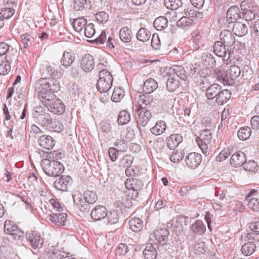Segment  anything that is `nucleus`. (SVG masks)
I'll list each match as a JSON object with an SVG mask.
<instances>
[{
	"label": "nucleus",
	"mask_w": 259,
	"mask_h": 259,
	"mask_svg": "<svg viewBox=\"0 0 259 259\" xmlns=\"http://www.w3.org/2000/svg\"><path fill=\"white\" fill-rule=\"evenodd\" d=\"M206 247L204 242L198 240L194 245V251L196 254H203L205 252Z\"/></svg>",
	"instance_id": "680f3d73"
},
{
	"label": "nucleus",
	"mask_w": 259,
	"mask_h": 259,
	"mask_svg": "<svg viewBox=\"0 0 259 259\" xmlns=\"http://www.w3.org/2000/svg\"><path fill=\"white\" fill-rule=\"evenodd\" d=\"M75 59V55L73 51L70 50L65 51L60 60L61 64L66 68L71 66Z\"/></svg>",
	"instance_id": "5701e85b"
},
{
	"label": "nucleus",
	"mask_w": 259,
	"mask_h": 259,
	"mask_svg": "<svg viewBox=\"0 0 259 259\" xmlns=\"http://www.w3.org/2000/svg\"><path fill=\"white\" fill-rule=\"evenodd\" d=\"M73 202L76 208L83 212H88L91 209L90 204L84 201L81 193L76 192L72 195Z\"/></svg>",
	"instance_id": "ddd939ff"
},
{
	"label": "nucleus",
	"mask_w": 259,
	"mask_h": 259,
	"mask_svg": "<svg viewBox=\"0 0 259 259\" xmlns=\"http://www.w3.org/2000/svg\"><path fill=\"white\" fill-rule=\"evenodd\" d=\"M251 134V130L248 126L241 127L237 132L239 139L245 141L249 139Z\"/></svg>",
	"instance_id": "de8ad7c7"
},
{
	"label": "nucleus",
	"mask_w": 259,
	"mask_h": 259,
	"mask_svg": "<svg viewBox=\"0 0 259 259\" xmlns=\"http://www.w3.org/2000/svg\"><path fill=\"white\" fill-rule=\"evenodd\" d=\"M26 238L29 242V245L34 249H39L42 247L44 239L40 234L33 231L26 233Z\"/></svg>",
	"instance_id": "9d476101"
},
{
	"label": "nucleus",
	"mask_w": 259,
	"mask_h": 259,
	"mask_svg": "<svg viewBox=\"0 0 259 259\" xmlns=\"http://www.w3.org/2000/svg\"><path fill=\"white\" fill-rule=\"evenodd\" d=\"M168 235L169 231L166 228H160L154 232L155 239L159 243L166 240Z\"/></svg>",
	"instance_id": "79ce46f5"
},
{
	"label": "nucleus",
	"mask_w": 259,
	"mask_h": 259,
	"mask_svg": "<svg viewBox=\"0 0 259 259\" xmlns=\"http://www.w3.org/2000/svg\"><path fill=\"white\" fill-rule=\"evenodd\" d=\"M202 161L201 155L196 152H192L188 154L185 159L186 165L191 168L198 167Z\"/></svg>",
	"instance_id": "dca6fc26"
},
{
	"label": "nucleus",
	"mask_w": 259,
	"mask_h": 259,
	"mask_svg": "<svg viewBox=\"0 0 259 259\" xmlns=\"http://www.w3.org/2000/svg\"><path fill=\"white\" fill-rule=\"evenodd\" d=\"M72 182V179L69 176H62L54 183V186L57 189L66 191L68 186L70 185Z\"/></svg>",
	"instance_id": "a211bd4d"
},
{
	"label": "nucleus",
	"mask_w": 259,
	"mask_h": 259,
	"mask_svg": "<svg viewBox=\"0 0 259 259\" xmlns=\"http://www.w3.org/2000/svg\"><path fill=\"white\" fill-rule=\"evenodd\" d=\"M125 186L128 190H140L143 187V183L136 178L127 179L125 182Z\"/></svg>",
	"instance_id": "7c9ffc66"
},
{
	"label": "nucleus",
	"mask_w": 259,
	"mask_h": 259,
	"mask_svg": "<svg viewBox=\"0 0 259 259\" xmlns=\"http://www.w3.org/2000/svg\"><path fill=\"white\" fill-rule=\"evenodd\" d=\"M34 118L38 124L49 131L59 133L64 130V125L61 121L52 118L48 113L45 111H36Z\"/></svg>",
	"instance_id": "f03ea898"
},
{
	"label": "nucleus",
	"mask_w": 259,
	"mask_h": 259,
	"mask_svg": "<svg viewBox=\"0 0 259 259\" xmlns=\"http://www.w3.org/2000/svg\"><path fill=\"white\" fill-rule=\"evenodd\" d=\"M41 166L46 175L50 177H59L64 170L63 164L57 160L43 159L41 161Z\"/></svg>",
	"instance_id": "7ed1b4c3"
},
{
	"label": "nucleus",
	"mask_w": 259,
	"mask_h": 259,
	"mask_svg": "<svg viewBox=\"0 0 259 259\" xmlns=\"http://www.w3.org/2000/svg\"><path fill=\"white\" fill-rule=\"evenodd\" d=\"M240 18L241 16L238 7L233 6L229 9L226 14L227 21L229 24L233 23Z\"/></svg>",
	"instance_id": "a878e982"
},
{
	"label": "nucleus",
	"mask_w": 259,
	"mask_h": 259,
	"mask_svg": "<svg viewBox=\"0 0 259 259\" xmlns=\"http://www.w3.org/2000/svg\"><path fill=\"white\" fill-rule=\"evenodd\" d=\"M167 26L168 20L165 17H157L153 22V26L158 31L164 30L167 28Z\"/></svg>",
	"instance_id": "ea45409f"
},
{
	"label": "nucleus",
	"mask_w": 259,
	"mask_h": 259,
	"mask_svg": "<svg viewBox=\"0 0 259 259\" xmlns=\"http://www.w3.org/2000/svg\"><path fill=\"white\" fill-rule=\"evenodd\" d=\"M201 32L198 30L194 31L192 33V36L190 40V48L193 51L199 49L201 41Z\"/></svg>",
	"instance_id": "cd10ccee"
},
{
	"label": "nucleus",
	"mask_w": 259,
	"mask_h": 259,
	"mask_svg": "<svg viewBox=\"0 0 259 259\" xmlns=\"http://www.w3.org/2000/svg\"><path fill=\"white\" fill-rule=\"evenodd\" d=\"M233 23L232 30L236 36H242L247 33L248 28L245 24L240 21H235Z\"/></svg>",
	"instance_id": "c756f323"
},
{
	"label": "nucleus",
	"mask_w": 259,
	"mask_h": 259,
	"mask_svg": "<svg viewBox=\"0 0 259 259\" xmlns=\"http://www.w3.org/2000/svg\"><path fill=\"white\" fill-rule=\"evenodd\" d=\"M107 215L106 208L102 205L95 207L91 211V218L95 221H100L105 218Z\"/></svg>",
	"instance_id": "393cba45"
},
{
	"label": "nucleus",
	"mask_w": 259,
	"mask_h": 259,
	"mask_svg": "<svg viewBox=\"0 0 259 259\" xmlns=\"http://www.w3.org/2000/svg\"><path fill=\"white\" fill-rule=\"evenodd\" d=\"M206 230L205 226L202 221L197 220L191 227V231L193 234L197 235H201L205 232Z\"/></svg>",
	"instance_id": "e433bc0d"
},
{
	"label": "nucleus",
	"mask_w": 259,
	"mask_h": 259,
	"mask_svg": "<svg viewBox=\"0 0 259 259\" xmlns=\"http://www.w3.org/2000/svg\"><path fill=\"white\" fill-rule=\"evenodd\" d=\"M17 3L18 0H6L4 7L0 9V17L7 19L13 16Z\"/></svg>",
	"instance_id": "9b49d317"
},
{
	"label": "nucleus",
	"mask_w": 259,
	"mask_h": 259,
	"mask_svg": "<svg viewBox=\"0 0 259 259\" xmlns=\"http://www.w3.org/2000/svg\"><path fill=\"white\" fill-rule=\"evenodd\" d=\"M84 33L85 36L88 38H94L95 34V29L93 24L90 23L85 26Z\"/></svg>",
	"instance_id": "e2e57ef3"
},
{
	"label": "nucleus",
	"mask_w": 259,
	"mask_h": 259,
	"mask_svg": "<svg viewBox=\"0 0 259 259\" xmlns=\"http://www.w3.org/2000/svg\"><path fill=\"white\" fill-rule=\"evenodd\" d=\"M241 73L240 68L235 65H231L226 72L220 70L217 72V76L224 85H232L235 83V79Z\"/></svg>",
	"instance_id": "20e7f679"
},
{
	"label": "nucleus",
	"mask_w": 259,
	"mask_h": 259,
	"mask_svg": "<svg viewBox=\"0 0 259 259\" xmlns=\"http://www.w3.org/2000/svg\"><path fill=\"white\" fill-rule=\"evenodd\" d=\"M248 207L254 211H259V200L254 199H245Z\"/></svg>",
	"instance_id": "774afa93"
},
{
	"label": "nucleus",
	"mask_w": 259,
	"mask_h": 259,
	"mask_svg": "<svg viewBox=\"0 0 259 259\" xmlns=\"http://www.w3.org/2000/svg\"><path fill=\"white\" fill-rule=\"evenodd\" d=\"M39 145L43 148L51 150L55 146L56 141L50 136L42 135L38 139Z\"/></svg>",
	"instance_id": "bb28decb"
},
{
	"label": "nucleus",
	"mask_w": 259,
	"mask_h": 259,
	"mask_svg": "<svg viewBox=\"0 0 259 259\" xmlns=\"http://www.w3.org/2000/svg\"><path fill=\"white\" fill-rule=\"evenodd\" d=\"M136 97L137 98H139L138 99L139 106L137 107L145 109L147 106L149 107L152 106L153 98L151 95H150V94H143L142 93H139L136 95Z\"/></svg>",
	"instance_id": "6ab92c4d"
},
{
	"label": "nucleus",
	"mask_w": 259,
	"mask_h": 259,
	"mask_svg": "<svg viewBox=\"0 0 259 259\" xmlns=\"http://www.w3.org/2000/svg\"><path fill=\"white\" fill-rule=\"evenodd\" d=\"M83 198L88 203L93 204L97 201L98 196L95 192L87 190L83 193Z\"/></svg>",
	"instance_id": "a18cd8bd"
},
{
	"label": "nucleus",
	"mask_w": 259,
	"mask_h": 259,
	"mask_svg": "<svg viewBox=\"0 0 259 259\" xmlns=\"http://www.w3.org/2000/svg\"><path fill=\"white\" fill-rule=\"evenodd\" d=\"M131 120V114L126 110L121 111L118 114L117 121L119 125H125Z\"/></svg>",
	"instance_id": "49530a36"
},
{
	"label": "nucleus",
	"mask_w": 259,
	"mask_h": 259,
	"mask_svg": "<svg viewBox=\"0 0 259 259\" xmlns=\"http://www.w3.org/2000/svg\"><path fill=\"white\" fill-rule=\"evenodd\" d=\"M87 25V20L83 17L75 19L73 22V26L77 32H80Z\"/></svg>",
	"instance_id": "8fccbe9b"
},
{
	"label": "nucleus",
	"mask_w": 259,
	"mask_h": 259,
	"mask_svg": "<svg viewBox=\"0 0 259 259\" xmlns=\"http://www.w3.org/2000/svg\"><path fill=\"white\" fill-rule=\"evenodd\" d=\"M194 81L196 83V85L200 89V90L204 91L205 88L209 84L210 82L207 78L205 76H202V75H199L196 76V79Z\"/></svg>",
	"instance_id": "3c124183"
},
{
	"label": "nucleus",
	"mask_w": 259,
	"mask_h": 259,
	"mask_svg": "<svg viewBox=\"0 0 259 259\" xmlns=\"http://www.w3.org/2000/svg\"><path fill=\"white\" fill-rule=\"evenodd\" d=\"M158 88V83L156 81L152 78L147 79L143 85V92L146 94L153 93Z\"/></svg>",
	"instance_id": "c9c22d12"
},
{
	"label": "nucleus",
	"mask_w": 259,
	"mask_h": 259,
	"mask_svg": "<svg viewBox=\"0 0 259 259\" xmlns=\"http://www.w3.org/2000/svg\"><path fill=\"white\" fill-rule=\"evenodd\" d=\"M164 249L165 247L162 245L157 246V244H147L143 252L144 257L145 259H155L157 252L158 251L161 252Z\"/></svg>",
	"instance_id": "f8f14e48"
},
{
	"label": "nucleus",
	"mask_w": 259,
	"mask_h": 259,
	"mask_svg": "<svg viewBox=\"0 0 259 259\" xmlns=\"http://www.w3.org/2000/svg\"><path fill=\"white\" fill-rule=\"evenodd\" d=\"M114 145L120 152H125L127 149V142L125 141L123 137L116 139L114 143Z\"/></svg>",
	"instance_id": "4d7b16f0"
},
{
	"label": "nucleus",
	"mask_w": 259,
	"mask_h": 259,
	"mask_svg": "<svg viewBox=\"0 0 259 259\" xmlns=\"http://www.w3.org/2000/svg\"><path fill=\"white\" fill-rule=\"evenodd\" d=\"M99 79L97 88L100 93H107L112 85L113 78L111 74L106 69H102L99 72Z\"/></svg>",
	"instance_id": "39448f33"
},
{
	"label": "nucleus",
	"mask_w": 259,
	"mask_h": 259,
	"mask_svg": "<svg viewBox=\"0 0 259 259\" xmlns=\"http://www.w3.org/2000/svg\"><path fill=\"white\" fill-rule=\"evenodd\" d=\"M54 96V97L47 99L42 103L50 112L56 114L61 115L65 112V106L60 100L57 99Z\"/></svg>",
	"instance_id": "0eeeda50"
},
{
	"label": "nucleus",
	"mask_w": 259,
	"mask_h": 259,
	"mask_svg": "<svg viewBox=\"0 0 259 259\" xmlns=\"http://www.w3.org/2000/svg\"><path fill=\"white\" fill-rule=\"evenodd\" d=\"M211 139V133L208 128L202 130L199 136L196 138V143L205 155L209 153Z\"/></svg>",
	"instance_id": "423d86ee"
},
{
	"label": "nucleus",
	"mask_w": 259,
	"mask_h": 259,
	"mask_svg": "<svg viewBox=\"0 0 259 259\" xmlns=\"http://www.w3.org/2000/svg\"><path fill=\"white\" fill-rule=\"evenodd\" d=\"M67 215L65 213H55L48 215V218L55 225L63 226L65 225Z\"/></svg>",
	"instance_id": "b1692460"
},
{
	"label": "nucleus",
	"mask_w": 259,
	"mask_h": 259,
	"mask_svg": "<svg viewBox=\"0 0 259 259\" xmlns=\"http://www.w3.org/2000/svg\"><path fill=\"white\" fill-rule=\"evenodd\" d=\"M226 47L220 41H215L213 46V53L218 57L222 58L224 61H228L233 53L229 48L227 49Z\"/></svg>",
	"instance_id": "1a4fd4ad"
},
{
	"label": "nucleus",
	"mask_w": 259,
	"mask_h": 259,
	"mask_svg": "<svg viewBox=\"0 0 259 259\" xmlns=\"http://www.w3.org/2000/svg\"><path fill=\"white\" fill-rule=\"evenodd\" d=\"M255 248V244L252 242H249L242 245L241 251L243 254L250 255L254 252Z\"/></svg>",
	"instance_id": "09e8293b"
},
{
	"label": "nucleus",
	"mask_w": 259,
	"mask_h": 259,
	"mask_svg": "<svg viewBox=\"0 0 259 259\" xmlns=\"http://www.w3.org/2000/svg\"><path fill=\"white\" fill-rule=\"evenodd\" d=\"M39 71L42 77L55 79L58 74V72L48 63L42 64L40 67Z\"/></svg>",
	"instance_id": "412c9836"
},
{
	"label": "nucleus",
	"mask_w": 259,
	"mask_h": 259,
	"mask_svg": "<svg viewBox=\"0 0 259 259\" xmlns=\"http://www.w3.org/2000/svg\"><path fill=\"white\" fill-rule=\"evenodd\" d=\"M201 59L204 65L210 67H213L216 65V60L213 54L209 52L203 53Z\"/></svg>",
	"instance_id": "f704fd0d"
},
{
	"label": "nucleus",
	"mask_w": 259,
	"mask_h": 259,
	"mask_svg": "<svg viewBox=\"0 0 259 259\" xmlns=\"http://www.w3.org/2000/svg\"><path fill=\"white\" fill-rule=\"evenodd\" d=\"M128 224L130 228L135 232L140 231L143 227V222L137 218H131Z\"/></svg>",
	"instance_id": "4c0bfd02"
},
{
	"label": "nucleus",
	"mask_w": 259,
	"mask_h": 259,
	"mask_svg": "<svg viewBox=\"0 0 259 259\" xmlns=\"http://www.w3.org/2000/svg\"><path fill=\"white\" fill-rule=\"evenodd\" d=\"M193 20L186 16L181 17L177 22V25L179 27L184 28L190 26L193 23Z\"/></svg>",
	"instance_id": "13d9d810"
},
{
	"label": "nucleus",
	"mask_w": 259,
	"mask_h": 259,
	"mask_svg": "<svg viewBox=\"0 0 259 259\" xmlns=\"http://www.w3.org/2000/svg\"><path fill=\"white\" fill-rule=\"evenodd\" d=\"M95 66V61L93 57L90 54L85 55L80 60L81 68L85 72L92 71Z\"/></svg>",
	"instance_id": "aec40b11"
},
{
	"label": "nucleus",
	"mask_w": 259,
	"mask_h": 259,
	"mask_svg": "<svg viewBox=\"0 0 259 259\" xmlns=\"http://www.w3.org/2000/svg\"><path fill=\"white\" fill-rule=\"evenodd\" d=\"M245 161V155L242 152H238L233 154L230 159V163L235 167L243 165Z\"/></svg>",
	"instance_id": "2f4dec72"
},
{
	"label": "nucleus",
	"mask_w": 259,
	"mask_h": 259,
	"mask_svg": "<svg viewBox=\"0 0 259 259\" xmlns=\"http://www.w3.org/2000/svg\"><path fill=\"white\" fill-rule=\"evenodd\" d=\"M135 111L138 113V123L145 126L152 117L151 112L148 109L140 108V107H137Z\"/></svg>",
	"instance_id": "2eb2a0df"
},
{
	"label": "nucleus",
	"mask_w": 259,
	"mask_h": 259,
	"mask_svg": "<svg viewBox=\"0 0 259 259\" xmlns=\"http://www.w3.org/2000/svg\"><path fill=\"white\" fill-rule=\"evenodd\" d=\"M20 38L22 45L21 47V49L23 52H26V49L27 48L34 45L36 43L35 39H36V37H34L27 33L21 35Z\"/></svg>",
	"instance_id": "4be33fe9"
},
{
	"label": "nucleus",
	"mask_w": 259,
	"mask_h": 259,
	"mask_svg": "<svg viewBox=\"0 0 259 259\" xmlns=\"http://www.w3.org/2000/svg\"><path fill=\"white\" fill-rule=\"evenodd\" d=\"M134 160V157L129 154H126L120 160L119 166L122 168L131 167Z\"/></svg>",
	"instance_id": "603ef678"
},
{
	"label": "nucleus",
	"mask_w": 259,
	"mask_h": 259,
	"mask_svg": "<svg viewBox=\"0 0 259 259\" xmlns=\"http://www.w3.org/2000/svg\"><path fill=\"white\" fill-rule=\"evenodd\" d=\"M140 170L139 168L136 166L134 167L131 166L126 168L125 173L127 177H132L133 178H137L139 176Z\"/></svg>",
	"instance_id": "338daca9"
},
{
	"label": "nucleus",
	"mask_w": 259,
	"mask_h": 259,
	"mask_svg": "<svg viewBox=\"0 0 259 259\" xmlns=\"http://www.w3.org/2000/svg\"><path fill=\"white\" fill-rule=\"evenodd\" d=\"M174 74L171 75L176 78V79L180 78L181 80H186L187 76L185 73V71L182 66H177L174 69Z\"/></svg>",
	"instance_id": "6e6d98bb"
},
{
	"label": "nucleus",
	"mask_w": 259,
	"mask_h": 259,
	"mask_svg": "<svg viewBox=\"0 0 259 259\" xmlns=\"http://www.w3.org/2000/svg\"><path fill=\"white\" fill-rule=\"evenodd\" d=\"M231 96V92L230 90H222V88H221L215 97V102L219 105H222L230 99Z\"/></svg>",
	"instance_id": "c85d7f7f"
},
{
	"label": "nucleus",
	"mask_w": 259,
	"mask_h": 259,
	"mask_svg": "<svg viewBox=\"0 0 259 259\" xmlns=\"http://www.w3.org/2000/svg\"><path fill=\"white\" fill-rule=\"evenodd\" d=\"M4 232L6 234L11 235L15 240H22L24 237V231L10 220H6Z\"/></svg>",
	"instance_id": "6e6552de"
},
{
	"label": "nucleus",
	"mask_w": 259,
	"mask_h": 259,
	"mask_svg": "<svg viewBox=\"0 0 259 259\" xmlns=\"http://www.w3.org/2000/svg\"><path fill=\"white\" fill-rule=\"evenodd\" d=\"M182 140L183 137L180 134H172L166 139L167 146L170 149H173L177 147Z\"/></svg>",
	"instance_id": "72a5a7b5"
},
{
	"label": "nucleus",
	"mask_w": 259,
	"mask_h": 259,
	"mask_svg": "<svg viewBox=\"0 0 259 259\" xmlns=\"http://www.w3.org/2000/svg\"><path fill=\"white\" fill-rule=\"evenodd\" d=\"M151 35L150 31L147 29L141 28L136 34V37L138 40L145 42L149 40Z\"/></svg>",
	"instance_id": "37998d69"
},
{
	"label": "nucleus",
	"mask_w": 259,
	"mask_h": 259,
	"mask_svg": "<svg viewBox=\"0 0 259 259\" xmlns=\"http://www.w3.org/2000/svg\"><path fill=\"white\" fill-rule=\"evenodd\" d=\"M184 157V152L182 151L178 150L173 151L170 156V160L175 163L181 161Z\"/></svg>",
	"instance_id": "69168bd1"
},
{
	"label": "nucleus",
	"mask_w": 259,
	"mask_h": 259,
	"mask_svg": "<svg viewBox=\"0 0 259 259\" xmlns=\"http://www.w3.org/2000/svg\"><path fill=\"white\" fill-rule=\"evenodd\" d=\"M11 62L7 59L5 62L0 64V74L1 75L7 74L11 70Z\"/></svg>",
	"instance_id": "0e129e2a"
},
{
	"label": "nucleus",
	"mask_w": 259,
	"mask_h": 259,
	"mask_svg": "<svg viewBox=\"0 0 259 259\" xmlns=\"http://www.w3.org/2000/svg\"><path fill=\"white\" fill-rule=\"evenodd\" d=\"M220 42L227 46V48H231L235 42V36L228 30H222L220 34Z\"/></svg>",
	"instance_id": "f3484780"
},
{
	"label": "nucleus",
	"mask_w": 259,
	"mask_h": 259,
	"mask_svg": "<svg viewBox=\"0 0 259 259\" xmlns=\"http://www.w3.org/2000/svg\"><path fill=\"white\" fill-rule=\"evenodd\" d=\"M34 87L38 98L41 102L47 99L54 97L53 93L60 90L58 81L51 77H41L36 81Z\"/></svg>",
	"instance_id": "f257e3e1"
},
{
	"label": "nucleus",
	"mask_w": 259,
	"mask_h": 259,
	"mask_svg": "<svg viewBox=\"0 0 259 259\" xmlns=\"http://www.w3.org/2000/svg\"><path fill=\"white\" fill-rule=\"evenodd\" d=\"M180 82L179 79L171 75L167 80L166 88L170 92L175 91L180 86Z\"/></svg>",
	"instance_id": "a19ab883"
},
{
	"label": "nucleus",
	"mask_w": 259,
	"mask_h": 259,
	"mask_svg": "<svg viewBox=\"0 0 259 259\" xmlns=\"http://www.w3.org/2000/svg\"><path fill=\"white\" fill-rule=\"evenodd\" d=\"M222 87L218 83H213L208 86L205 90V96L208 99H214Z\"/></svg>",
	"instance_id": "473e14b6"
},
{
	"label": "nucleus",
	"mask_w": 259,
	"mask_h": 259,
	"mask_svg": "<svg viewBox=\"0 0 259 259\" xmlns=\"http://www.w3.org/2000/svg\"><path fill=\"white\" fill-rule=\"evenodd\" d=\"M166 127V124L164 121H157L155 125L150 129L151 132L156 135L158 136L163 134Z\"/></svg>",
	"instance_id": "58836bf2"
},
{
	"label": "nucleus",
	"mask_w": 259,
	"mask_h": 259,
	"mask_svg": "<svg viewBox=\"0 0 259 259\" xmlns=\"http://www.w3.org/2000/svg\"><path fill=\"white\" fill-rule=\"evenodd\" d=\"M88 0H74V8L76 11H80L89 8Z\"/></svg>",
	"instance_id": "052dcab7"
},
{
	"label": "nucleus",
	"mask_w": 259,
	"mask_h": 259,
	"mask_svg": "<svg viewBox=\"0 0 259 259\" xmlns=\"http://www.w3.org/2000/svg\"><path fill=\"white\" fill-rule=\"evenodd\" d=\"M108 223L111 225L117 224L119 220V213L117 210H113L106 215Z\"/></svg>",
	"instance_id": "5fc2aeb1"
},
{
	"label": "nucleus",
	"mask_w": 259,
	"mask_h": 259,
	"mask_svg": "<svg viewBox=\"0 0 259 259\" xmlns=\"http://www.w3.org/2000/svg\"><path fill=\"white\" fill-rule=\"evenodd\" d=\"M240 7L242 12L241 13V18L246 21H251L255 18V13L251 10L253 8L251 3L246 1H242Z\"/></svg>",
	"instance_id": "4468645a"
},
{
	"label": "nucleus",
	"mask_w": 259,
	"mask_h": 259,
	"mask_svg": "<svg viewBox=\"0 0 259 259\" xmlns=\"http://www.w3.org/2000/svg\"><path fill=\"white\" fill-rule=\"evenodd\" d=\"M243 168L249 172H255L258 169V165L254 160L245 161L243 164Z\"/></svg>",
	"instance_id": "bf43d9fd"
},
{
	"label": "nucleus",
	"mask_w": 259,
	"mask_h": 259,
	"mask_svg": "<svg viewBox=\"0 0 259 259\" xmlns=\"http://www.w3.org/2000/svg\"><path fill=\"white\" fill-rule=\"evenodd\" d=\"M124 96V91L119 87L115 88L111 99L114 102H119Z\"/></svg>",
	"instance_id": "864d4df0"
},
{
	"label": "nucleus",
	"mask_w": 259,
	"mask_h": 259,
	"mask_svg": "<svg viewBox=\"0 0 259 259\" xmlns=\"http://www.w3.org/2000/svg\"><path fill=\"white\" fill-rule=\"evenodd\" d=\"M119 34L121 40L123 42H130L132 41L131 31L127 27L121 28Z\"/></svg>",
	"instance_id": "c03bdc74"
}]
</instances>
